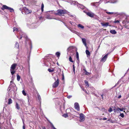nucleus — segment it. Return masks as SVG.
<instances>
[{"mask_svg":"<svg viewBox=\"0 0 129 129\" xmlns=\"http://www.w3.org/2000/svg\"><path fill=\"white\" fill-rule=\"evenodd\" d=\"M15 31L18 32L17 35V38H18L19 36H20V38L19 39H21L22 38H25L26 39H27V37L26 35L20 29H18L17 28L14 27L13 28V31L14 32Z\"/></svg>","mask_w":129,"mask_h":129,"instance_id":"obj_1","label":"nucleus"},{"mask_svg":"<svg viewBox=\"0 0 129 129\" xmlns=\"http://www.w3.org/2000/svg\"><path fill=\"white\" fill-rule=\"evenodd\" d=\"M67 11L65 10H62L61 9H59L58 10L57 12V13L55 11H50L51 12L50 13L51 14H54L55 15H61L67 13Z\"/></svg>","mask_w":129,"mask_h":129,"instance_id":"obj_2","label":"nucleus"},{"mask_svg":"<svg viewBox=\"0 0 129 129\" xmlns=\"http://www.w3.org/2000/svg\"><path fill=\"white\" fill-rule=\"evenodd\" d=\"M17 64L16 63L13 64L11 66L10 68V71L11 74L12 75H13L15 73V69Z\"/></svg>","mask_w":129,"mask_h":129,"instance_id":"obj_3","label":"nucleus"},{"mask_svg":"<svg viewBox=\"0 0 129 129\" xmlns=\"http://www.w3.org/2000/svg\"><path fill=\"white\" fill-rule=\"evenodd\" d=\"M1 9L3 10H4L5 9L9 10H10V12H13L14 11L13 8L8 7L6 5H3L1 8Z\"/></svg>","mask_w":129,"mask_h":129,"instance_id":"obj_4","label":"nucleus"},{"mask_svg":"<svg viewBox=\"0 0 129 129\" xmlns=\"http://www.w3.org/2000/svg\"><path fill=\"white\" fill-rule=\"evenodd\" d=\"M31 12V10H29L25 7L23 8V10L22 11V13L23 14H26L30 13Z\"/></svg>","mask_w":129,"mask_h":129,"instance_id":"obj_5","label":"nucleus"},{"mask_svg":"<svg viewBox=\"0 0 129 129\" xmlns=\"http://www.w3.org/2000/svg\"><path fill=\"white\" fill-rule=\"evenodd\" d=\"M73 4L75 5H77L78 8H80L81 9H83L84 8V7L82 5L80 4L75 1H74L73 2Z\"/></svg>","mask_w":129,"mask_h":129,"instance_id":"obj_6","label":"nucleus"},{"mask_svg":"<svg viewBox=\"0 0 129 129\" xmlns=\"http://www.w3.org/2000/svg\"><path fill=\"white\" fill-rule=\"evenodd\" d=\"M80 122H82L85 120L84 115L82 113L80 114Z\"/></svg>","mask_w":129,"mask_h":129,"instance_id":"obj_7","label":"nucleus"},{"mask_svg":"<svg viewBox=\"0 0 129 129\" xmlns=\"http://www.w3.org/2000/svg\"><path fill=\"white\" fill-rule=\"evenodd\" d=\"M108 53L106 55H105V56L103 57L102 59L101 60V61L102 62H105L107 58L108 55Z\"/></svg>","mask_w":129,"mask_h":129,"instance_id":"obj_8","label":"nucleus"},{"mask_svg":"<svg viewBox=\"0 0 129 129\" xmlns=\"http://www.w3.org/2000/svg\"><path fill=\"white\" fill-rule=\"evenodd\" d=\"M59 80L58 79L54 82L52 86L53 88H55L57 87L58 85L59 84Z\"/></svg>","mask_w":129,"mask_h":129,"instance_id":"obj_9","label":"nucleus"},{"mask_svg":"<svg viewBox=\"0 0 129 129\" xmlns=\"http://www.w3.org/2000/svg\"><path fill=\"white\" fill-rule=\"evenodd\" d=\"M74 107L76 109L79 111H80V107L78 103H75L74 104Z\"/></svg>","mask_w":129,"mask_h":129,"instance_id":"obj_10","label":"nucleus"},{"mask_svg":"<svg viewBox=\"0 0 129 129\" xmlns=\"http://www.w3.org/2000/svg\"><path fill=\"white\" fill-rule=\"evenodd\" d=\"M0 117L5 119L6 118V115L5 113L2 112L0 114Z\"/></svg>","mask_w":129,"mask_h":129,"instance_id":"obj_11","label":"nucleus"},{"mask_svg":"<svg viewBox=\"0 0 129 129\" xmlns=\"http://www.w3.org/2000/svg\"><path fill=\"white\" fill-rule=\"evenodd\" d=\"M63 23H64V25H65V26L68 28L72 32L74 33H75L76 34H77V33H78V32L76 31H75V30H73V29H72V28H69L67 26L66 24L64 23L63 22H62Z\"/></svg>","mask_w":129,"mask_h":129,"instance_id":"obj_12","label":"nucleus"},{"mask_svg":"<svg viewBox=\"0 0 129 129\" xmlns=\"http://www.w3.org/2000/svg\"><path fill=\"white\" fill-rule=\"evenodd\" d=\"M87 15L91 17H93L94 15L93 13H92L89 12L87 13Z\"/></svg>","mask_w":129,"mask_h":129,"instance_id":"obj_13","label":"nucleus"},{"mask_svg":"<svg viewBox=\"0 0 129 129\" xmlns=\"http://www.w3.org/2000/svg\"><path fill=\"white\" fill-rule=\"evenodd\" d=\"M82 39L83 43L84 44L85 46L87 48V44L86 43V39L85 38H82Z\"/></svg>","mask_w":129,"mask_h":129,"instance_id":"obj_14","label":"nucleus"},{"mask_svg":"<svg viewBox=\"0 0 129 129\" xmlns=\"http://www.w3.org/2000/svg\"><path fill=\"white\" fill-rule=\"evenodd\" d=\"M100 3V1H99V2H95V3H91V5L95 7H97L98 5H99V4H98L99 3Z\"/></svg>","mask_w":129,"mask_h":129,"instance_id":"obj_15","label":"nucleus"},{"mask_svg":"<svg viewBox=\"0 0 129 129\" xmlns=\"http://www.w3.org/2000/svg\"><path fill=\"white\" fill-rule=\"evenodd\" d=\"M110 33L113 34H116L117 32L115 30H111L110 31Z\"/></svg>","mask_w":129,"mask_h":129,"instance_id":"obj_16","label":"nucleus"},{"mask_svg":"<svg viewBox=\"0 0 129 129\" xmlns=\"http://www.w3.org/2000/svg\"><path fill=\"white\" fill-rule=\"evenodd\" d=\"M37 96H38V100H39V102H40V103L41 102V96L38 93L37 94Z\"/></svg>","mask_w":129,"mask_h":129,"instance_id":"obj_17","label":"nucleus"},{"mask_svg":"<svg viewBox=\"0 0 129 129\" xmlns=\"http://www.w3.org/2000/svg\"><path fill=\"white\" fill-rule=\"evenodd\" d=\"M101 24L103 26L107 27L109 25V23L108 22L105 23H101Z\"/></svg>","mask_w":129,"mask_h":129,"instance_id":"obj_18","label":"nucleus"},{"mask_svg":"<svg viewBox=\"0 0 129 129\" xmlns=\"http://www.w3.org/2000/svg\"><path fill=\"white\" fill-rule=\"evenodd\" d=\"M12 102L13 101L10 98L8 99V104H10L12 103Z\"/></svg>","mask_w":129,"mask_h":129,"instance_id":"obj_19","label":"nucleus"},{"mask_svg":"<svg viewBox=\"0 0 129 129\" xmlns=\"http://www.w3.org/2000/svg\"><path fill=\"white\" fill-rule=\"evenodd\" d=\"M46 18L47 19H53V18H52V17L50 15H47Z\"/></svg>","mask_w":129,"mask_h":129,"instance_id":"obj_20","label":"nucleus"},{"mask_svg":"<svg viewBox=\"0 0 129 129\" xmlns=\"http://www.w3.org/2000/svg\"><path fill=\"white\" fill-rule=\"evenodd\" d=\"M78 27L79 28H80L81 29H83L84 27L83 26L80 24H78Z\"/></svg>","mask_w":129,"mask_h":129,"instance_id":"obj_21","label":"nucleus"},{"mask_svg":"<svg viewBox=\"0 0 129 129\" xmlns=\"http://www.w3.org/2000/svg\"><path fill=\"white\" fill-rule=\"evenodd\" d=\"M16 108L18 110H19L20 109V107L19 106V105L17 103H16Z\"/></svg>","mask_w":129,"mask_h":129,"instance_id":"obj_22","label":"nucleus"},{"mask_svg":"<svg viewBox=\"0 0 129 129\" xmlns=\"http://www.w3.org/2000/svg\"><path fill=\"white\" fill-rule=\"evenodd\" d=\"M86 53L87 56H90V52L88 50H86Z\"/></svg>","mask_w":129,"mask_h":129,"instance_id":"obj_23","label":"nucleus"},{"mask_svg":"<svg viewBox=\"0 0 129 129\" xmlns=\"http://www.w3.org/2000/svg\"><path fill=\"white\" fill-rule=\"evenodd\" d=\"M84 83L86 86L88 87L89 86V85L88 81L86 80H85L84 81Z\"/></svg>","mask_w":129,"mask_h":129,"instance_id":"obj_24","label":"nucleus"},{"mask_svg":"<svg viewBox=\"0 0 129 129\" xmlns=\"http://www.w3.org/2000/svg\"><path fill=\"white\" fill-rule=\"evenodd\" d=\"M114 110L115 112H118L119 110V108L118 107L116 108H114Z\"/></svg>","mask_w":129,"mask_h":129,"instance_id":"obj_25","label":"nucleus"},{"mask_svg":"<svg viewBox=\"0 0 129 129\" xmlns=\"http://www.w3.org/2000/svg\"><path fill=\"white\" fill-rule=\"evenodd\" d=\"M76 58L78 60H79V54L78 52H76Z\"/></svg>","mask_w":129,"mask_h":129,"instance_id":"obj_26","label":"nucleus"},{"mask_svg":"<svg viewBox=\"0 0 129 129\" xmlns=\"http://www.w3.org/2000/svg\"><path fill=\"white\" fill-rule=\"evenodd\" d=\"M56 55L58 57H59L60 55V53L59 52H57L56 53Z\"/></svg>","mask_w":129,"mask_h":129,"instance_id":"obj_27","label":"nucleus"},{"mask_svg":"<svg viewBox=\"0 0 129 129\" xmlns=\"http://www.w3.org/2000/svg\"><path fill=\"white\" fill-rule=\"evenodd\" d=\"M44 5L43 3L41 5V9L42 12H43L44 11Z\"/></svg>","mask_w":129,"mask_h":129,"instance_id":"obj_28","label":"nucleus"},{"mask_svg":"<svg viewBox=\"0 0 129 129\" xmlns=\"http://www.w3.org/2000/svg\"><path fill=\"white\" fill-rule=\"evenodd\" d=\"M106 13L107 14L109 15L113 14H116V13H114L113 12H106Z\"/></svg>","mask_w":129,"mask_h":129,"instance_id":"obj_29","label":"nucleus"},{"mask_svg":"<svg viewBox=\"0 0 129 129\" xmlns=\"http://www.w3.org/2000/svg\"><path fill=\"white\" fill-rule=\"evenodd\" d=\"M15 46L16 48H18L19 46V44L18 43V42H16L15 44Z\"/></svg>","mask_w":129,"mask_h":129,"instance_id":"obj_30","label":"nucleus"},{"mask_svg":"<svg viewBox=\"0 0 129 129\" xmlns=\"http://www.w3.org/2000/svg\"><path fill=\"white\" fill-rule=\"evenodd\" d=\"M69 60L70 62H74V61L72 60V59L71 56H70L69 58Z\"/></svg>","mask_w":129,"mask_h":129,"instance_id":"obj_31","label":"nucleus"},{"mask_svg":"<svg viewBox=\"0 0 129 129\" xmlns=\"http://www.w3.org/2000/svg\"><path fill=\"white\" fill-rule=\"evenodd\" d=\"M20 76L18 75H17V79L18 81H19L20 80Z\"/></svg>","mask_w":129,"mask_h":129,"instance_id":"obj_32","label":"nucleus"},{"mask_svg":"<svg viewBox=\"0 0 129 129\" xmlns=\"http://www.w3.org/2000/svg\"><path fill=\"white\" fill-rule=\"evenodd\" d=\"M48 70L50 72H52L54 71V69L51 70L50 69H48Z\"/></svg>","mask_w":129,"mask_h":129,"instance_id":"obj_33","label":"nucleus"},{"mask_svg":"<svg viewBox=\"0 0 129 129\" xmlns=\"http://www.w3.org/2000/svg\"><path fill=\"white\" fill-rule=\"evenodd\" d=\"M63 116L64 117L66 118L68 117V115L67 114H64L63 115Z\"/></svg>","mask_w":129,"mask_h":129,"instance_id":"obj_34","label":"nucleus"},{"mask_svg":"<svg viewBox=\"0 0 129 129\" xmlns=\"http://www.w3.org/2000/svg\"><path fill=\"white\" fill-rule=\"evenodd\" d=\"M22 93L25 96L26 95V93L25 92L24 90H23L22 91Z\"/></svg>","mask_w":129,"mask_h":129,"instance_id":"obj_35","label":"nucleus"},{"mask_svg":"<svg viewBox=\"0 0 129 129\" xmlns=\"http://www.w3.org/2000/svg\"><path fill=\"white\" fill-rule=\"evenodd\" d=\"M29 45L30 47V50H31L32 48V46L31 45V42H30V43H29Z\"/></svg>","mask_w":129,"mask_h":129,"instance_id":"obj_36","label":"nucleus"},{"mask_svg":"<svg viewBox=\"0 0 129 129\" xmlns=\"http://www.w3.org/2000/svg\"><path fill=\"white\" fill-rule=\"evenodd\" d=\"M119 116L122 118H123L124 117V114L123 113H121Z\"/></svg>","mask_w":129,"mask_h":129,"instance_id":"obj_37","label":"nucleus"},{"mask_svg":"<svg viewBox=\"0 0 129 129\" xmlns=\"http://www.w3.org/2000/svg\"><path fill=\"white\" fill-rule=\"evenodd\" d=\"M73 71L74 72V74L75 73V67L74 65H73Z\"/></svg>","mask_w":129,"mask_h":129,"instance_id":"obj_38","label":"nucleus"},{"mask_svg":"<svg viewBox=\"0 0 129 129\" xmlns=\"http://www.w3.org/2000/svg\"><path fill=\"white\" fill-rule=\"evenodd\" d=\"M114 22L115 23H119V21L118 20H115L114 21Z\"/></svg>","mask_w":129,"mask_h":129,"instance_id":"obj_39","label":"nucleus"},{"mask_svg":"<svg viewBox=\"0 0 129 129\" xmlns=\"http://www.w3.org/2000/svg\"><path fill=\"white\" fill-rule=\"evenodd\" d=\"M108 111L109 112H111L112 111V109L110 108L108 110Z\"/></svg>","mask_w":129,"mask_h":129,"instance_id":"obj_40","label":"nucleus"},{"mask_svg":"<svg viewBox=\"0 0 129 129\" xmlns=\"http://www.w3.org/2000/svg\"><path fill=\"white\" fill-rule=\"evenodd\" d=\"M22 121H23V124L24 125L23 126V129H25V126H24V121L23 119H22Z\"/></svg>","mask_w":129,"mask_h":129,"instance_id":"obj_41","label":"nucleus"},{"mask_svg":"<svg viewBox=\"0 0 129 129\" xmlns=\"http://www.w3.org/2000/svg\"><path fill=\"white\" fill-rule=\"evenodd\" d=\"M72 96V95H68L67 96V98L68 99H70L71 98Z\"/></svg>","mask_w":129,"mask_h":129,"instance_id":"obj_42","label":"nucleus"},{"mask_svg":"<svg viewBox=\"0 0 129 129\" xmlns=\"http://www.w3.org/2000/svg\"><path fill=\"white\" fill-rule=\"evenodd\" d=\"M53 19H55V20H58L60 21V19L59 18H53Z\"/></svg>","mask_w":129,"mask_h":129,"instance_id":"obj_43","label":"nucleus"},{"mask_svg":"<svg viewBox=\"0 0 129 129\" xmlns=\"http://www.w3.org/2000/svg\"><path fill=\"white\" fill-rule=\"evenodd\" d=\"M124 110V108H119V110L121 111H123Z\"/></svg>","mask_w":129,"mask_h":129,"instance_id":"obj_44","label":"nucleus"},{"mask_svg":"<svg viewBox=\"0 0 129 129\" xmlns=\"http://www.w3.org/2000/svg\"><path fill=\"white\" fill-rule=\"evenodd\" d=\"M85 74L86 75H88L89 73L87 72L86 70H85Z\"/></svg>","mask_w":129,"mask_h":129,"instance_id":"obj_45","label":"nucleus"},{"mask_svg":"<svg viewBox=\"0 0 129 129\" xmlns=\"http://www.w3.org/2000/svg\"><path fill=\"white\" fill-rule=\"evenodd\" d=\"M69 23L72 25H73V22H71V21H70Z\"/></svg>","mask_w":129,"mask_h":129,"instance_id":"obj_46","label":"nucleus"},{"mask_svg":"<svg viewBox=\"0 0 129 129\" xmlns=\"http://www.w3.org/2000/svg\"><path fill=\"white\" fill-rule=\"evenodd\" d=\"M117 1V0H114V1L113 2V3H114L116 2Z\"/></svg>","mask_w":129,"mask_h":129,"instance_id":"obj_47","label":"nucleus"},{"mask_svg":"<svg viewBox=\"0 0 129 129\" xmlns=\"http://www.w3.org/2000/svg\"><path fill=\"white\" fill-rule=\"evenodd\" d=\"M52 128H53V129H56L55 127L53 125H52Z\"/></svg>","mask_w":129,"mask_h":129,"instance_id":"obj_48","label":"nucleus"},{"mask_svg":"<svg viewBox=\"0 0 129 129\" xmlns=\"http://www.w3.org/2000/svg\"><path fill=\"white\" fill-rule=\"evenodd\" d=\"M121 95H119L118 96V98L119 99V98H121Z\"/></svg>","mask_w":129,"mask_h":129,"instance_id":"obj_49","label":"nucleus"},{"mask_svg":"<svg viewBox=\"0 0 129 129\" xmlns=\"http://www.w3.org/2000/svg\"><path fill=\"white\" fill-rule=\"evenodd\" d=\"M5 101L6 102H7L8 101V100H7V99L6 98L5 99Z\"/></svg>","mask_w":129,"mask_h":129,"instance_id":"obj_50","label":"nucleus"},{"mask_svg":"<svg viewBox=\"0 0 129 129\" xmlns=\"http://www.w3.org/2000/svg\"><path fill=\"white\" fill-rule=\"evenodd\" d=\"M42 129H46L45 127L44 126L42 127Z\"/></svg>","mask_w":129,"mask_h":129,"instance_id":"obj_51","label":"nucleus"},{"mask_svg":"<svg viewBox=\"0 0 129 129\" xmlns=\"http://www.w3.org/2000/svg\"><path fill=\"white\" fill-rule=\"evenodd\" d=\"M107 119V118H104L103 119L104 120H106Z\"/></svg>","mask_w":129,"mask_h":129,"instance_id":"obj_52","label":"nucleus"},{"mask_svg":"<svg viewBox=\"0 0 129 129\" xmlns=\"http://www.w3.org/2000/svg\"><path fill=\"white\" fill-rule=\"evenodd\" d=\"M69 15H70V17H73V15H70L69 14Z\"/></svg>","mask_w":129,"mask_h":129,"instance_id":"obj_53","label":"nucleus"},{"mask_svg":"<svg viewBox=\"0 0 129 129\" xmlns=\"http://www.w3.org/2000/svg\"><path fill=\"white\" fill-rule=\"evenodd\" d=\"M83 89V90L85 92H86V93H87V92H86V91L85 90V89L84 90V89Z\"/></svg>","mask_w":129,"mask_h":129,"instance_id":"obj_54","label":"nucleus"},{"mask_svg":"<svg viewBox=\"0 0 129 129\" xmlns=\"http://www.w3.org/2000/svg\"><path fill=\"white\" fill-rule=\"evenodd\" d=\"M27 97H28V102L29 101V96L28 95L27 96Z\"/></svg>","mask_w":129,"mask_h":129,"instance_id":"obj_55","label":"nucleus"},{"mask_svg":"<svg viewBox=\"0 0 129 129\" xmlns=\"http://www.w3.org/2000/svg\"><path fill=\"white\" fill-rule=\"evenodd\" d=\"M111 122H112V123H113V122H114V121H113V120H111Z\"/></svg>","mask_w":129,"mask_h":129,"instance_id":"obj_56","label":"nucleus"},{"mask_svg":"<svg viewBox=\"0 0 129 129\" xmlns=\"http://www.w3.org/2000/svg\"><path fill=\"white\" fill-rule=\"evenodd\" d=\"M102 119H102V118H100V119H99V120H102Z\"/></svg>","mask_w":129,"mask_h":129,"instance_id":"obj_57","label":"nucleus"},{"mask_svg":"<svg viewBox=\"0 0 129 129\" xmlns=\"http://www.w3.org/2000/svg\"><path fill=\"white\" fill-rule=\"evenodd\" d=\"M101 96L102 97V99H103V94L101 95Z\"/></svg>","mask_w":129,"mask_h":129,"instance_id":"obj_58","label":"nucleus"},{"mask_svg":"<svg viewBox=\"0 0 129 129\" xmlns=\"http://www.w3.org/2000/svg\"><path fill=\"white\" fill-rule=\"evenodd\" d=\"M29 71H30V67L29 66Z\"/></svg>","mask_w":129,"mask_h":129,"instance_id":"obj_59","label":"nucleus"},{"mask_svg":"<svg viewBox=\"0 0 129 129\" xmlns=\"http://www.w3.org/2000/svg\"><path fill=\"white\" fill-rule=\"evenodd\" d=\"M57 64L58 65H59V64H58V62H57Z\"/></svg>","mask_w":129,"mask_h":129,"instance_id":"obj_60","label":"nucleus"},{"mask_svg":"<svg viewBox=\"0 0 129 129\" xmlns=\"http://www.w3.org/2000/svg\"><path fill=\"white\" fill-rule=\"evenodd\" d=\"M107 3V2H105V4H106V3Z\"/></svg>","mask_w":129,"mask_h":129,"instance_id":"obj_61","label":"nucleus"},{"mask_svg":"<svg viewBox=\"0 0 129 129\" xmlns=\"http://www.w3.org/2000/svg\"><path fill=\"white\" fill-rule=\"evenodd\" d=\"M100 47V46H99V47H98V48H99V47Z\"/></svg>","mask_w":129,"mask_h":129,"instance_id":"obj_62","label":"nucleus"},{"mask_svg":"<svg viewBox=\"0 0 129 129\" xmlns=\"http://www.w3.org/2000/svg\"><path fill=\"white\" fill-rule=\"evenodd\" d=\"M9 88H10V87H8V89H9Z\"/></svg>","mask_w":129,"mask_h":129,"instance_id":"obj_63","label":"nucleus"},{"mask_svg":"<svg viewBox=\"0 0 129 129\" xmlns=\"http://www.w3.org/2000/svg\"><path fill=\"white\" fill-rule=\"evenodd\" d=\"M12 83V81H11V83Z\"/></svg>","mask_w":129,"mask_h":129,"instance_id":"obj_64","label":"nucleus"}]
</instances>
